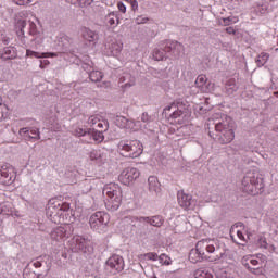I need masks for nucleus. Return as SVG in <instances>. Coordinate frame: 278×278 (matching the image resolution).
Instances as JSON below:
<instances>
[{"label": "nucleus", "instance_id": "39", "mask_svg": "<svg viewBox=\"0 0 278 278\" xmlns=\"http://www.w3.org/2000/svg\"><path fill=\"white\" fill-rule=\"evenodd\" d=\"M194 277L195 278H214V275L210 273V270L205 268H200L194 271Z\"/></svg>", "mask_w": 278, "mask_h": 278}, {"label": "nucleus", "instance_id": "44", "mask_svg": "<svg viewBox=\"0 0 278 278\" xmlns=\"http://www.w3.org/2000/svg\"><path fill=\"white\" fill-rule=\"evenodd\" d=\"M143 260H148L150 262H157L159 255L155 252H148L143 254Z\"/></svg>", "mask_w": 278, "mask_h": 278}, {"label": "nucleus", "instance_id": "25", "mask_svg": "<svg viewBox=\"0 0 278 278\" xmlns=\"http://www.w3.org/2000/svg\"><path fill=\"white\" fill-rule=\"evenodd\" d=\"M55 42H56L58 47L63 49V51H66V49H68L71 47V45H73V38L68 37V35H66L64 33H60L56 36Z\"/></svg>", "mask_w": 278, "mask_h": 278}, {"label": "nucleus", "instance_id": "60", "mask_svg": "<svg viewBox=\"0 0 278 278\" xmlns=\"http://www.w3.org/2000/svg\"><path fill=\"white\" fill-rule=\"evenodd\" d=\"M47 55H48V58H58V53H55V52L46 53V58H47Z\"/></svg>", "mask_w": 278, "mask_h": 278}, {"label": "nucleus", "instance_id": "29", "mask_svg": "<svg viewBox=\"0 0 278 278\" xmlns=\"http://www.w3.org/2000/svg\"><path fill=\"white\" fill-rule=\"evenodd\" d=\"M170 118H174L176 123L180 125L188 121V111L184 110H174L172 114H169Z\"/></svg>", "mask_w": 278, "mask_h": 278}, {"label": "nucleus", "instance_id": "23", "mask_svg": "<svg viewBox=\"0 0 278 278\" xmlns=\"http://www.w3.org/2000/svg\"><path fill=\"white\" fill-rule=\"evenodd\" d=\"M195 86L200 92H212V83L207 81V76L201 74L195 79Z\"/></svg>", "mask_w": 278, "mask_h": 278}, {"label": "nucleus", "instance_id": "37", "mask_svg": "<svg viewBox=\"0 0 278 278\" xmlns=\"http://www.w3.org/2000/svg\"><path fill=\"white\" fill-rule=\"evenodd\" d=\"M268 60H270V54L266 52H261L257 55L255 63L258 66V68H262V66H264L268 62Z\"/></svg>", "mask_w": 278, "mask_h": 278}, {"label": "nucleus", "instance_id": "7", "mask_svg": "<svg viewBox=\"0 0 278 278\" xmlns=\"http://www.w3.org/2000/svg\"><path fill=\"white\" fill-rule=\"evenodd\" d=\"M216 243L217 249L215 253H218L216 256H211L212 264H223L224 262H233V252L225 245L224 242L218 241V239H212Z\"/></svg>", "mask_w": 278, "mask_h": 278}, {"label": "nucleus", "instance_id": "6", "mask_svg": "<svg viewBox=\"0 0 278 278\" xmlns=\"http://www.w3.org/2000/svg\"><path fill=\"white\" fill-rule=\"evenodd\" d=\"M262 188H264V181L253 172L248 173L241 181V189L247 194H258Z\"/></svg>", "mask_w": 278, "mask_h": 278}, {"label": "nucleus", "instance_id": "43", "mask_svg": "<svg viewBox=\"0 0 278 278\" xmlns=\"http://www.w3.org/2000/svg\"><path fill=\"white\" fill-rule=\"evenodd\" d=\"M159 262L160 264H163L164 266H170V256L166 254L159 255Z\"/></svg>", "mask_w": 278, "mask_h": 278}, {"label": "nucleus", "instance_id": "53", "mask_svg": "<svg viewBox=\"0 0 278 278\" xmlns=\"http://www.w3.org/2000/svg\"><path fill=\"white\" fill-rule=\"evenodd\" d=\"M117 8H118L119 12H122L123 14H125V12H127V7L123 2H118Z\"/></svg>", "mask_w": 278, "mask_h": 278}, {"label": "nucleus", "instance_id": "27", "mask_svg": "<svg viewBox=\"0 0 278 278\" xmlns=\"http://www.w3.org/2000/svg\"><path fill=\"white\" fill-rule=\"evenodd\" d=\"M148 188L149 192H151V194H155L156 197L160 194V192H162L160 180H157V177L155 176H150L148 178Z\"/></svg>", "mask_w": 278, "mask_h": 278}, {"label": "nucleus", "instance_id": "33", "mask_svg": "<svg viewBox=\"0 0 278 278\" xmlns=\"http://www.w3.org/2000/svg\"><path fill=\"white\" fill-rule=\"evenodd\" d=\"M242 266H244V268H247V270H249V273H251L252 275H264V268H262V266L258 267H252L251 264L249 262H247V258H242Z\"/></svg>", "mask_w": 278, "mask_h": 278}, {"label": "nucleus", "instance_id": "58", "mask_svg": "<svg viewBox=\"0 0 278 278\" xmlns=\"http://www.w3.org/2000/svg\"><path fill=\"white\" fill-rule=\"evenodd\" d=\"M134 84H136V81L132 79V80H130L128 83H125L124 87L125 88H131V86H134Z\"/></svg>", "mask_w": 278, "mask_h": 278}, {"label": "nucleus", "instance_id": "52", "mask_svg": "<svg viewBox=\"0 0 278 278\" xmlns=\"http://www.w3.org/2000/svg\"><path fill=\"white\" fill-rule=\"evenodd\" d=\"M250 264H251V266H253V268H257V267L262 266V262H260L255 258L250 260Z\"/></svg>", "mask_w": 278, "mask_h": 278}, {"label": "nucleus", "instance_id": "17", "mask_svg": "<svg viewBox=\"0 0 278 278\" xmlns=\"http://www.w3.org/2000/svg\"><path fill=\"white\" fill-rule=\"evenodd\" d=\"M62 212H68V204H62L60 201H50L47 208V214L51 218L61 216Z\"/></svg>", "mask_w": 278, "mask_h": 278}, {"label": "nucleus", "instance_id": "64", "mask_svg": "<svg viewBox=\"0 0 278 278\" xmlns=\"http://www.w3.org/2000/svg\"><path fill=\"white\" fill-rule=\"evenodd\" d=\"M274 97H276V99H278V91L274 92Z\"/></svg>", "mask_w": 278, "mask_h": 278}, {"label": "nucleus", "instance_id": "13", "mask_svg": "<svg viewBox=\"0 0 278 278\" xmlns=\"http://www.w3.org/2000/svg\"><path fill=\"white\" fill-rule=\"evenodd\" d=\"M90 244V240L88 238H84L81 236H74L68 241V247L73 253H86V249Z\"/></svg>", "mask_w": 278, "mask_h": 278}, {"label": "nucleus", "instance_id": "4", "mask_svg": "<svg viewBox=\"0 0 278 278\" xmlns=\"http://www.w3.org/2000/svg\"><path fill=\"white\" fill-rule=\"evenodd\" d=\"M102 193L106 199V210L109 212H116L123 202V189L121 186L116 182H110L103 188Z\"/></svg>", "mask_w": 278, "mask_h": 278}, {"label": "nucleus", "instance_id": "50", "mask_svg": "<svg viewBox=\"0 0 278 278\" xmlns=\"http://www.w3.org/2000/svg\"><path fill=\"white\" fill-rule=\"evenodd\" d=\"M15 5H29L31 0H12Z\"/></svg>", "mask_w": 278, "mask_h": 278}, {"label": "nucleus", "instance_id": "34", "mask_svg": "<svg viewBox=\"0 0 278 278\" xmlns=\"http://www.w3.org/2000/svg\"><path fill=\"white\" fill-rule=\"evenodd\" d=\"M117 123H122L119 125V127H122L124 129H130L131 131H135L136 121L127 119L126 117H118Z\"/></svg>", "mask_w": 278, "mask_h": 278}, {"label": "nucleus", "instance_id": "49", "mask_svg": "<svg viewBox=\"0 0 278 278\" xmlns=\"http://www.w3.org/2000/svg\"><path fill=\"white\" fill-rule=\"evenodd\" d=\"M149 21V17H144L142 15H139L138 17H136L135 22L137 23V25H144V23H147Z\"/></svg>", "mask_w": 278, "mask_h": 278}, {"label": "nucleus", "instance_id": "59", "mask_svg": "<svg viewBox=\"0 0 278 278\" xmlns=\"http://www.w3.org/2000/svg\"><path fill=\"white\" fill-rule=\"evenodd\" d=\"M237 236H238L239 240H244V235L242 233V231L238 230Z\"/></svg>", "mask_w": 278, "mask_h": 278}, {"label": "nucleus", "instance_id": "9", "mask_svg": "<svg viewBox=\"0 0 278 278\" xmlns=\"http://www.w3.org/2000/svg\"><path fill=\"white\" fill-rule=\"evenodd\" d=\"M164 48L167 52V58H170L172 60H178V58L184 55L185 48L184 45L179 41L165 40Z\"/></svg>", "mask_w": 278, "mask_h": 278}, {"label": "nucleus", "instance_id": "61", "mask_svg": "<svg viewBox=\"0 0 278 278\" xmlns=\"http://www.w3.org/2000/svg\"><path fill=\"white\" fill-rule=\"evenodd\" d=\"M187 127L186 126H181L179 129H177L178 134H184V131H186Z\"/></svg>", "mask_w": 278, "mask_h": 278}, {"label": "nucleus", "instance_id": "45", "mask_svg": "<svg viewBox=\"0 0 278 278\" xmlns=\"http://www.w3.org/2000/svg\"><path fill=\"white\" fill-rule=\"evenodd\" d=\"M30 136L33 140H40V130L36 127H30Z\"/></svg>", "mask_w": 278, "mask_h": 278}, {"label": "nucleus", "instance_id": "38", "mask_svg": "<svg viewBox=\"0 0 278 278\" xmlns=\"http://www.w3.org/2000/svg\"><path fill=\"white\" fill-rule=\"evenodd\" d=\"M238 17L230 15L228 17H222L219 20V25H223L224 27H229V25H236V23H238Z\"/></svg>", "mask_w": 278, "mask_h": 278}, {"label": "nucleus", "instance_id": "1", "mask_svg": "<svg viewBox=\"0 0 278 278\" xmlns=\"http://www.w3.org/2000/svg\"><path fill=\"white\" fill-rule=\"evenodd\" d=\"M212 121L216 131L215 140H218L220 144L233 142V138H236L233 119L225 114L220 116L216 114Z\"/></svg>", "mask_w": 278, "mask_h": 278}, {"label": "nucleus", "instance_id": "16", "mask_svg": "<svg viewBox=\"0 0 278 278\" xmlns=\"http://www.w3.org/2000/svg\"><path fill=\"white\" fill-rule=\"evenodd\" d=\"M106 268H111L113 275L125 270V260L118 254H114L106 261Z\"/></svg>", "mask_w": 278, "mask_h": 278}, {"label": "nucleus", "instance_id": "46", "mask_svg": "<svg viewBox=\"0 0 278 278\" xmlns=\"http://www.w3.org/2000/svg\"><path fill=\"white\" fill-rule=\"evenodd\" d=\"M74 136H77L78 138H81V136H88V129L76 128L74 130Z\"/></svg>", "mask_w": 278, "mask_h": 278}, {"label": "nucleus", "instance_id": "55", "mask_svg": "<svg viewBox=\"0 0 278 278\" xmlns=\"http://www.w3.org/2000/svg\"><path fill=\"white\" fill-rule=\"evenodd\" d=\"M50 62L49 60H41L40 61V68H45L46 66H49Z\"/></svg>", "mask_w": 278, "mask_h": 278}, {"label": "nucleus", "instance_id": "41", "mask_svg": "<svg viewBox=\"0 0 278 278\" xmlns=\"http://www.w3.org/2000/svg\"><path fill=\"white\" fill-rule=\"evenodd\" d=\"M24 278H40V274L33 271L29 267H26L23 273Z\"/></svg>", "mask_w": 278, "mask_h": 278}, {"label": "nucleus", "instance_id": "11", "mask_svg": "<svg viewBox=\"0 0 278 278\" xmlns=\"http://www.w3.org/2000/svg\"><path fill=\"white\" fill-rule=\"evenodd\" d=\"M16 181V169L10 164H4L0 169V182L2 186H12Z\"/></svg>", "mask_w": 278, "mask_h": 278}, {"label": "nucleus", "instance_id": "30", "mask_svg": "<svg viewBox=\"0 0 278 278\" xmlns=\"http://www.w3.org/2000/svg\"><path fill=\"white\" fill-rule=\"evenodd\" d=\"M255 12L258 16H266L270 12V3L266 0H261L255 8Z\"/></svg>", "mask_w": 278, "mask_h": 278}, {"label": "nucleus", "instance_id": "14", "mask_svg": "<svg viewBox=\"0 0 278 278\" xmlns=\"http://www.w3.org/2000/svg\"><path fill=\"white\" fill-rule=\"evenodd\" d=\"M138 177H140V170L136 167H128L119 174L118 179L124 186H130Z\"/></svg>", "mask_w": 278, "mask_h": 278}, {"label": "nucleus", "instance_id": "40", "mask_svg": "<svg viewBox=\"0 0 278 278\" xmlns=\"http://www.w3.org/2000/svg\"><path fill=\"white\" fill-rule=\"evenodd\" d=\"M45 260H47V256H39V257L33 260V261L28 264V266H34V268H41V266H42L43 264H47V262H46Z\"/></svg>", "mask_w": 278, "mask_h": 278}, {"label": "nucleus", "instance_id": "22", "mask_svg": "<svg viewBox=\"0 0 278 278\" xmlns=\"http://www.w3.org/2000/svg\"><path fill=\"white\" fill-rule=\"evenodd\" d=\"M136 220L138 223H147L148 225H151L152 227H162L164 225V217L161 215H155L152 217H136Z\"/></svg>", "mask_w": 278, "mask_h": 278}, {"label": "nucleus", "instance_id": "21", "mask_svg": "<svg viewBox=\"0 0 278 278\" xmlns=\"http://www.w3.org/2000/svg\"><path fill=\"white\" fill-rule=\"evenodd\" d=\"M104 25H106V27H111V29H116V27L121 25V17L118 16V12L112 11L105 15Z\"/></svg>", "mask_w": 278, "mask_h": 278}, {"label": "nucleus", "instance_id": "2", "mask_svg": "<svg viewBox=\"0 0 278 278\" xmlns=\"http://www.w3.org/2000/svg\"><path fill=\"white\" fill-rule=\"evenodd\" d=\"M218 245L213 239H202L197 242L195 249L189 252V261L191 264H197L199 262H212V253H216Z\"/></svg>", "mask_w": 278, "mask_h": 278}, {"label": "nucleus", "instance_id": "20", "mask_svg": "<svg viewBox=\"0 0 278 278\" xmlns=\"http://www.w3.org/2000/svg\"><path fill=\"white\" fill-rule=\"evenodd\" d=\"M88 125H90V127H94V125H97L96 127L98 129H104V131H108V129H110V124L108 123V121L102 119L101 115H91L88 118Z\"/></svg>", "mask_w": 278, "mask_h": 278}, {"label": "nucleus", "instance_id": "28", "mask_svg": "<svg viewBox=\"0 0 278 278\" xmlns=\"http://www.w3.org/2000/svg\"><path fill=\"white\" fill-rule=\"evenodd\" d=\"M83 68L85 71H89L88 75H89V79L91 81H93L94 84H97L98 81H101L103 79V73L100 71H91L89 68H92V66H90V63H84L83 64Z\"/></svg>", "mask_w": 278, "mask_h": 278}, {"label": "nucleus", "instance_id": "63", "mask_svg": "<svg viewBox=\"0 0 278 278\" xmlns=\"http://www.w3.org/2000/svg\"><path fill=\"white\" fill-rule=\"evenodd\" d=\"M0 214H3V206L0 204Z\"/></svg>", "mask_w": 278, "mask_h": 278}, {"label": "nucleus", "instance_id": "8", "mask_svg": "<svg viewBox=\"0 0 278 278\" xmlns=\"http://www.w3.org/2000/svg\"><path fill=\"white\" fill-rule=\"evenodd\" d=\"M108 223H110V215L102 211L96 212L89 218L91 229L98 231V233H101L103 228L108 227Z\"/></svg>", "mask_w": 278, "mask_h": 278}, {"label": "nucleus", "instance_id": "35", "mask_svg": "<svg viewBox=\"0 0 278 278\" xmlns=\"http://www.w3.org/2000/svg\"><path fill=\"white\" fill-rule=\"evenodd\" d=\"M18 136L22 140L25 142H31L34 140V137L31 136L30 127H24L18 130Z\"/></svg>", "mask_w": 278, "mask_h": 278}, {"label": "nucleus", "instance_id": "57", "mask_svg": "<svg viewBox=\"0 0 278 278\" xmlns=\"http://www.w3.org/2000/svg\"><path fill=\"white\" fill-rule=\"evenodd\" d=\"M1 40H2L3 45H10V38L9 37L2 35Z\"/></svg>", "mask_w": 278, "mask_h": 278}, {"label": "nucleus", "instance_id": "10", "mask_svg": "<svg viewBox=\"0 0 278 278\" xmlns=\"http://www.w3.org/2000/svg\"><path fill=\"white\" fill-rule=\"evenodd\" d=\"M135 131L153 134V117L148 112H143L139 119L135 122Z\"/></svg>", "mask_w": 278, "mask_h": 278}, {"label": "nucleus", "instance_id": "3", "mask_svg": "<svg viewBox=\"0 0 278 278\" xmlns=\"http://www.w3.org/2000/svg\"><path fill=\"white\" fill-rule=\"evenodd\" d=\"M27 23H29V34L31 36H36V34H38V26L36 25V23H38V20L34 15V13L29 11H21L16 13L14 18V25L17 36H25V27H27Z\"/></svg>", "mask_w": 278, "mask_h": 278}, {"label": "nucleus", "instance_id": "36", "mask_svg": "<svg viewBox=\"0 0 278 278\" xmlns=\"http://www.w3.org/2000/svg\"><path fill=\"white\" fill-rule=\"evenodd\" d=\"M226 94L231 96L235 92H238V85L236 84V79L231 78L226 83Z\"/></svg>", "mask_w": 278, "mask_h": 278}, {"label": "nucleus", "instance_id": "42", "mask_svg": "<svg viewBox=\"0 0 278 278\" xmlns=\"http://www.w3.org/2000/svg\"><path fill=\"white\" fill-rule=\"evenodd\" d=\"M26 56L40 59V58H47V53H40L34 50H26Z\"/></svg>", "mask_w": 278, "mask_h": 278}, {"label": "nucleus", "instance_id": "18", "mask_svg": "<svg viewBox=\"0 0 278 278\" xmlns=\"http://www.w3.org/2000/svg\"><path fill=\"white\" fill-rule=\"evenodd\" d=\"M178 204L182 210H194L197 202L192 199V195L185 193L182 191L178 192Z\"/></svg>", "mask_w": 278, "mask_h": 278}, {"label": "nucleus", "instance_id": "51", "mask_svg": "<svg viewBox=\"0 0 278 278\" xmlns=\"http://www.w3.org/2000/svg\"><path fill=\"white\" fill-rule=\"evenodd\" d=\"M172 110H177V105H175V103H172L170 105H167L165 109H164V114L166 116H168V112H170Z\"/></svg>", "mask_w": 278, "mask_h": 278}, {"label": "nucleus", "instance_id": "62", "mask_svg": "<svg viewBox=\"0 0 278 278\" xmlns=\"http://www.w3.org/2000/svg\"><path fill=\"white\" fill-rule=\"evenodd\" d=\"M131 77L129 74H126L124 77L121 78V81H127V78L129 79Z\"/></svg>", "mask_w": 278, "mask_h": 278}, {"label": "nucleus", "instance_id": "48", "mask_svg": "<svg viewBox=\"0 0 278 278\" xmlns=\"http://www.w3.org/2000/svg\"><path fill=\"white\" fill-rule=\"evenodd\" d=\"M260 249H268V242L266 241V238L261 237L257 242Z\"/></svg>", "mask_w": 278, "mask_h": 278}, {"label": "nucleus", "instance_id": "15", "mask_svg": "<svg viewBox=\"0 0 278 278\" xmlns=\"http://www.w3.org/2000/svg\"><path fill=\"white\" fill-rule=\"evenodd\" d=\"M72 233L73 228L71 225L59 226L51 231L50 238L55 242H63V240H66V238H68Z\"/></svg>", "mask_w": 278, "mask_h": 278}, {"label": "nucleus", "instance_id": "31", "mask_svg": "<svg viewBox=\"0 0 278 278\" xmlns=\"http://www.w3.org/2000/svg\"><path fill=\"white\" fill-rule=\"evenodd\" d=\"M103 131H106V130L105 129L97 130L94 128H89L88 136H90L92 140L99 144L103 142V140H105V136H103Z\"/></svg>", "mask_w": 278, "mask_h": 278}, {"label": "nucleus", "instance_id": "54", "mask_svg": "<svg viewBox=\"0 0 278 278\" xmlns=\"http://www.w3.org/2000/svg\"><path fill=\"white\" fill-rule=\"evenodd\" d=\"M226 34H229L230 36H236V28L233 27H227L226 28Z\"/></svg>", "mask_w": 278, "mask_h": 278}, {"label": "nucleus", "instance_id": "56", "mask_svg": "<svg viewBox=\"0 0 278 278\" xmlns=\"http://www.w3.org/2000/svg\"><path fill=\"white\" fill-rule=\"evenodd\" d=\"M90 190H92V186L87 185V187L81 190V193H83V194H88V192H90Z\"/></svg>", "mask_w": 278, "mask_h": 278}, {"label": "nucleus", "instance_id": "12", "mask_svg": "<svg viewBox=\"0 0 278 278\" xmlns=\"http://www.w3.org/2000/svg\"><path fill=\"white\" fill-rule=\"evenodd\" d=\"M123 51V45L114 37H108L104 43V53L109 58H116Z\"/></svg>", "mask_w": 278, "mask_h": 278}, {"label": "nucleus", "instance_id": "26", "mask_svg": "<svg viewBox=\"0 0 278 278\" xmlns=\"http://www.w3.org/2000/svg\"><path fill=\"white\" fill-rule=\"evenodd\" d=\"M18 54L16 53V48L9 46L3 48V50H0V60H3L4 62L8 60H16V56Z\"/></svg>", "mask_w": 278, "mask_h": 278}, {"label": "nucleus", "instance_id": "24", "mask_svg": "<svg viewBox=\"0 0 278 278\" xmlns=\"http://www.w3.org/2000/svg\"><path fill=\"white\" fill-rule=\"evenodd\" d=\"M81 37L86 42H90L92 45H97L99 42V33L87 27L81 29Z\"/></svg>", "mask_w": 278, "mask_h": 278}, {"label": "nucleus", "instance_id": "47", "mask_svg": "<svg viewBox=\"0 0 278 278\" xmlns=\"http://www.w3.org/2000/svg\"><path fill=\"white\" fill-rule=\"evenodd\" d=\"M76 1L80 8H88V5H92V2L94 0H76Z\"/></svg>", "mask_w": 278, "mask_h": 278}, {"label": "nucleus", "instance_id": "32", "mask_svg": "<svg viewBox=\"0 0 278 278\" xmlns=\"http://www.w3.org/2000/svg\"><path fill=\"white\" fill-rule=\"evenodd\" d=\"M165 58H168V52L166 51V48L164 47V41L162 43L161 48H156L153 51V59L156 60V62H162Z\"/></svg>", "mask_w": 278, "mask_h": 278}, {"label": "nucleus", "instance_id": "19", "mask_svg": "<svg viewBox=\"0 0 278 278\" xmlns=\"http://www.w3.org/2000/svg\"><path fill=\"white\" fill-rule=\"evenodd\" d=\"M88 156L90 162H93V164H98L99 166L108 162V152L104 150H91Z\"/></svg>", "mask_w": 278, "mask_h": 278}, {"label": "nucleus", "instance_id": "5", "mask_svg": "<svg viewBox=\"0 0 278 278\" xmlns=\"http://www.w3.org/2000/svg\"><path fill=\"white\" fill-rule=\"evenodd\" d=\"M117 151L123 157L136 159L140 157L142 151H144L142 142L139 140H121L117 144Z\"/></svg>", "mask_w": 278, "mask_h": 278}]
</instances>
